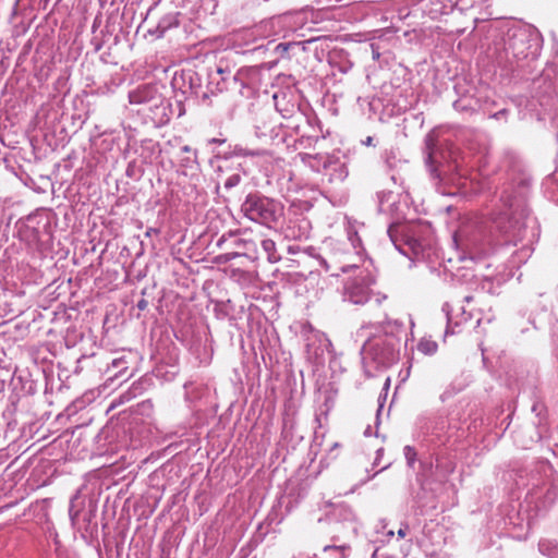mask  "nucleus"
<instances>
[{"instance_id":"5","label":"nucleus","mask_w":558,"mask_h":558,"mask_svg":"<svg viewBox=\"0 0 558 558\" xmlns=\"http://www.w3.org/2000/svg\"><path fill=\"white\" fill-rule=\"evenodd\" d=\"M263 250L268 254V260L275 263L278 260L276 256V243L271 239H265L262 241Z\"/></svg>"},{"instance_id":"7","label":"nucleus","mask_w":558,"mask_h":558,"mask_svg":"<svg viewBox=\"0 0 558 558\" xmlns=\"http://www.w3.org/2000/svg\"><path fill=\"white\" fill-rule=\"evenodd\" d=\"M405 534H407V533H405V529H400V530L398 531V535H399L401 538L405 537Z\"/></svg>"},{"instance_id":"3","label":"nucleus","mask_w":558,"mask_h":558,"mask_svg":"<svg viewBox=\"0 0 558 558\" xmlns=\"http://www.w3.org/2000/svg\"><path fill=\"white\" fill-rule=\"evenodd\" d=\"M284 16H275L267 21L262 22L257 26V32L264 37L278 36L282 26L284 25Z\"/></svg>"},{"instance_id":"8","label":"nucleus","mask_w":558,"mask_h":558,"mask_svg":"<svg viewBox=\"0 0 558 558\" xmlns=\"http://www.w3.org/2000/svg\"><path fill=\"white\" fill-rule=\"evenodd\" d=\"M182 150H183L184 153H189V151L191 150V148H190L189 146H184V147L182 148Z\"/></svg>"},{"instance_id":"1","label":"nucleus","mask_w":558,"mask_h":558,"mask_svg":"<svg viewBox=\"0 0 558 558\" xmlns=\"http://www.w3.org/2000/svg\"><path fill=\"white\" fill-rule=\"evenodd\" d=\"M245 215L266 226L276 223L283 215V206L267 197L248 196L243 205Z\"/></svg>"},{"instance_id":"6","label":"nucleus","mask_w":558,"mask_h":558,"mask_svg":"<svg viewBox=\"0 0 558 558\" xmlns=\"http://www.w3.org/2000/svg\"><path fill=\"white\" fill-rule=\"evenodd\" d=\"M289 44H279L276 49L280 50L282 53H286L289 49Z\"/></svg>"},{"instance_id":"2","label":"nucleus","mask_w":558,"mask_h":558,"mask_svg":"<svg viewBox=\"0 0 558 558\" xmlns=\"http://www.w3.org/2000/svg\"><path fill=\"white\" fill-rule=\"evenodd\" d=\"M347 295L354 304H364L369 299V288L364 280H353L347 287Z\"/></svg>"},{"instance_id":"4","label":"nucleus","mask_w":558,"mask_h":558,"mask_svg":"<svg viewBox=\"0 0 558 558\" xmlns=\"http://www.w3.org/2000/svg\"><path fill=\"white\" fill-rule=\"evenodd\" d=\"M417 350L424 355H434L438 350V344L429 338H422L417 343Z\"/></svg>"},{"instance_id":"9","label":"nucleus","mask_w":558,"mask_h":558,"mask_svg":"<svg viewBox=\"0 0 558 558\" xmlns=\"http://www.w3.org/2000/svg\"><path fill=\"white\" fill-rule=\"evenodd\" d=\"M372 141H373V140H372V137H367V140H366V144H367V145H371V144H372Z\"/></svg>"}]
</instances>
